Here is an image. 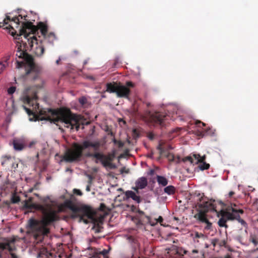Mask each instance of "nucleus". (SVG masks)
Masks as SVG:
<instances>
[{"label": "nucleus", "mask_w": 258, "mask_h": 258, "mask_svg": "<svg viewBox=\"0 0 258 258\" xmlns=\"http://www.w3.org/2000/svg\"><path fill=\"white\" fill-rule=\"evenodd\" d=\"M37 99V93L34 90L31 91L28 89L22 97V101L24 103L33 107V110L23 105L29 116H32L33 118H30L31 121L38 120H46L56 123L57 122H63L64 126L75 128L78 131L80 128V116L73 114L70 109L61 108L56 111L52 109H40L39 104L36 102Z\"/></svg>", "instance_id": "nucleus-1"}, {"label": "nucleus", "mask_w": 258, "mask_h": 258, "mask_svg": "<svg viewBox=\"0 0 258 258\" xmlns=\"http://www.w3.org/2000/svg\"><path fill=\"white\" fill-rule=\"evenodd\" d=\"M25 38L27 42L22 40L21 42H17L16 55L23 60L16 61V68L19 69L27 64L28 68L26 70V75L31 76L32 79L35 80L38 78L41 69L35 64L33 57L28 53L27 51L32 50L36 56H41L45 48L53 46L56 37L54 34H50L48 37L41 40L37 39L36 36L34 35Z\"/></svg>", "instance_id": "nucleus-2"}, {"label": "nucleus", "mask_w": 258, "mask_h": 258, "mask_svg": "<svg viewBox=\"0 0 258 258\" xmlns=\"http://www.w3.org/2000/svg\"><path fill=\"white\" fill-rule=\"evenodd\" d=\"M32 200V198H29L26 200L24 207L30 210L35 209L40 211L42 214V217L40 220H36L34 218L30 219L28 221L27 229L29 232L33 235L35 240L39 242H42L44 236L47 235L50 233V229L48 226L57 220L58 217L56 212L51 208L33 204Z\"/></svg>", "instance_id": "nucleus-3"}, {"label": "nucleus", "mask_w": 258, "mask_h": 258, "mask_svg": "<svg viewBox=\"0 0 258 258\" xmlns=\"http://www.w3.org/2000/svg\"><path fill=\"white\" fill-rule=\"evenodd\" d=\"M100 147L99 141H92L90 140H84L80 144L74 143L72 148L66 151L64 160L68 162H73L80 160L84 155L86 157L95 158L96 163L99 161L102 164L105 155L98 152Z\"/></svg>", "instance_id": "nucleus-4"}, {"label": "nucleus", "mask_w": 258, "mask_h": 258, "mask_svg": "<svg viewBox=\"0 0 258 258\" xmlns=\"http://www.w3.org/2000/svg\"><path fill=\"white\" fill-rule=\"evenodd\" d=\"M27 17V15L23 17L21 15H19L18 17L11 19L10 16H6L3 22H0V28H4V29L9 30V33H10L16 39L20 40V37L22 36V35L20 34V30L23 27V24L26 22L22 23V25L20 26V21L19 17H20L21 19H24L26 20ZM23 36H24V35H23Z\"/></svg>", "instance_id": "nucleus-5"}, {"label": "nucleus", "mask_w": 258, "mask_h": 258, "mask_svg": "<svg viewBox=\"0 0 258 258\" xmlns=\"http://www.w3.org/2000/svg\"><path fill=\"white\" fill-rule=\"evenodd\" d=\"M38 30H40L43 38L48 37L50 34H54L50 32L47 34L48 26L42 22H39L37 26L34 25L31 22H27L23 24V26L20 29V31L21 35H24V38H28L30 36H36V35L38 34Z\"/></svg>", "instance_id": "nucleus-6"}, {"label": "nucleus", "mask_w": 258, "mask_h": 258, "mask_svg": "<svg viewBox=\"0 0 258 258\" xmlns=\"http://www.w3.org/2000/svg\"><path fill=\"white\" fill-rule=\"evenodd\" d=\"M236 205L235 204L228 207L225 211H221V217L218 221V225L221 227H225L227 228L228 226L226 225L227 220H233L235 218L239 217V213L241 214L243 213V211L241 209H237L235 208Z\"/></svg>", "instance_id": "nucleus-7"}, {"label": "nucleus", "mask_w": 258, "mask_h": 258, "mask_svg": "<svg viewBox=\"0 0 258 258\" xmlns=\"http://www.w3.org/2000/svg\"><path fill=\"white\" fill-rule=\"evenodd\" d=\"M198 206L199 207L198 213L195 215V218L202 223L207 222L206 213L209 211L217 212L214 201L213 202L208 201L204 202L203 204H198Z\"/></svg>", "instance_id": "nucleus-8"}, {"label": "nucleus", "mask_w": 258, "mask_h": 258, "mask_svg": "<svg viewBox=\"0 0 258 258\" xmlns=\"http://www.w3.org/2000/svg\"><path fill=\"white\" fill-rule=\"evenodd\" d=\"M95 212L88 206L80 207L76 218H79L80 221L88 224L90 221L94 220Z\"/></svg>", "instance_id": "nucleus-9"}, {"label": "nucleus", "mask_w": 258, "mask_h": 258, "mask_svg": "<svg viewBox=\"0 0 258 258\" xmlns=\"http://www.w3.org/2000/svg\"><path fill=\"white\" fill-rule=\"evenodd\" d=\"M168 117L167 114L163 112L149 113V120L155 125H160L162 126L165 125V121L168 120Z\"/></svg>", "instance_id": "nucleus-10"}, {"label": "nucleus", "mask_w": 258, "mask_h": 258, "mask_svg": "<svg viewBox=\"0 0 258 258\" xmlns=\"http://www.w3.org/2000/svg\"><path fill=\"white\" fill-rule=\"evenodd\" d=\"M172 149L170 145H164L162 143H160L157 147V149L159 151L160 155L165 156L169 161L175 162L178 163L180 162L179 157H175L173 154L168 152V150Z\"/></svg>", "instance_id": "nucleus-11"}, {"label": "nucleus", "mask_w": 258, "mask_h": 258, "mask_svg": "<svg viewBox=\"0 0 258 258\" xmlns=\"http://www.w3.org/2000/svg\"><path fill=\"white\" fill-rule=\"evenodd\" d=\"M135 84L130 81L126 82L125 85H122L119 83L117 92L116 95L119 98H128L131 93L130 88H134Z\"/></svg>", "instance_id": "nucleus-12"}, {"label": "nucleus", "mask_w": 258, "mask_h": 258, "mask_svg": "<svg viewBox=\"0 0 258 258\" xmlns=\"http://www.w3.org/2000/svg\"><path fill=\"white\" fill-rule=\"evenodd\" d=\"M15 242L14 238L8 239L5 242H0V258L2 257L1 252L5 249H8L10 252L11 258H18L14 253L12 252L16 250Z\"/></svg>", "instance_id": "nucleus-13"}, {"label": "nucleus", "mask_w": 258, "mask_h": 258, "mask_svg": "<svg viewBox=\"0 0 258 258\" xmlns=\"http://www.w3.org/2000/svg\"><path fill=\"white\" fill-rule=\"evenodd\" d=\"M115 158V153H109L107 155H105V157L102 160V165L104 167H108L110 168H115V165L111 163Z\"/></svg>", "instance_id": "nucleus-14"}, {"label": "nucleus", "mask_w": 258, "mask_h": 258, "mask_svg": "<svg viewBox=\"0 0 258 258\" xmlns=\"http://www.w3.org/2000/svg\"><path fill=\"white\" fill-rule=\"evenodd\" d=\"M64 206L66 208L69 209L72 211L73 213L72 215V217L75 218L80 207L75 205L72 201L70 200L66 201L64 203Z\"/></svg>", "instance_id": "nucleus-15"}, {"label": "nucleus", "mask_w": 258, "mask_h": 258, "mask_svg": "<svg viewBox=\"0 0 258 258\" xmlns=\"http://www.w3.org/2000/svg\"><path fill=\"white\" fill-rule=\"evenodd\" d=\"M136 187H134V189L138 192L139 189L144 188L148 184L147 178L145 177H142L138 179L136 181Z\"/></svg>", "instance_id": "nucleus-16"}, {"label": "nucleus", "mask_w": 258, "mask_h": 258, "mask_svg": "<svg viewBox=\"0 0 258 258\" xmlns=\"http://www.w3.org/2000/svg\"><path fill=\"white\" fill-rule=\"evenodd\" d=\"M125 199L126 200L132 199L137 203L139 204L141 202V197L137 196L136 193L132 190H127L124 192Z\"/></svg>", "instance_id": "nucleus-17"}, {"label": "nucleus", "mask_w": 258, "mask_h": 258, "mask_svg": "<svg viewBox=\"0 0 258 258\" xmlns=\"http://www.w3.org/2000/svg\"><path fill=\"white\" fill-rule=\"evenodd\" d=\"M119 83L116 82L108 83L106 84V91L110 93L117 94Z\"/></svg>", "instance_id": "nucleus-18"}, {"label": "nucleus", "mask_w": 258, "mask_h": 258, "mask_svg": "<svg viewBox=\"0 0 258 258\" xmlns=\"http://www.w3.org/2000/svg\"><path fill=\"white\" fill-rule=\"evenodd\" d=\"M91 221L94 224L92 229L95 230V232H100L101 231V229L103 228L101 226V224H102V219L101 218L97 219L94 217V220H91Z\"/></svg>", "instance_id": "nucleus-19"}, {"label": "nucleus", "mask_w": 258, "mask_h": 258, "mask_svg": "<svg viewBox=\"0 0 258 258\" xmlns=\"http://www.w3.org/2000/svg\"><path fill=\"white\" fill-rule=\"evenodd\" d=\"M9 59L10 57L7 56L4 58L3 60L0 61V74L2 73L6 68L9 66L8 60Z\"/></svg>", "instance_id": "nucleus-20"}, {"label": "nucleus", "mask_w": 258, "mask_h": 258, "mask_svg": "<svg viewBox=\"0 0 258 258\" xmlns=\"http://www.w3.org/2000/svg\"><path fill=\"white\" fill-rule=\"evenodd\" d=\"M13 146L14 149L18 151H22L25 147V146L22 142L16 140H14L13 141Z\"/></svg>", "instance_id": "nucleus-21"}, {"label": "nucleus", "mask_w": 258, "mask_h": 258, "mask_svg": "<svg viewBox=\"0 0 258 258\" xmlns=\"http://www.w3.org/2000/svg\"><path fill=\"white\" fill-rule=\"evenodd\" d=\"M157 181L159 185H161L163 186H165L168 184V180L164 176L157 175Z\"/></svg>", "instance_id": "nucleus-22"}, {"label": "nucleus", "mask_w": 258, "mask_h": 258, "mask_svg": "<svg viewBox=\"0 0 258 258\" xmlns=\"http://www.w3.org/2000/svg\"><path fill=\"white\" fill-rule=\"evenodd\" d=\"M175 187L173 185H169L164 188L165 193L168 195H173L175 193Z\"/></svg>", "instance_id": "nucleus-23"}, {"label": "nucleus", "mask_w": 258, "mask_h": 258, "mask_svg": "<svg viewBox=\"0 0 258 258\" xmlns=\"http://www.w3.org/2000/svg\"><path fill=\"white\" fill-rule=\"evenodd\" d=\"M194 156L195 158V160H196V161L195 162L196 164H198V163H199V162H205V159H206L205 156H203L201 157L199 154H198V155L195 154V155H194Z\"/></svg>", "instance_id": "nucleus-24"}, {"label": "nucleus", "mask_w": 258, "mask_h": 258, "mask_svg": "<svg viewBox=\"0 0 258 258\" xmlns=\"http://www.w3.org/2000/svg\"><path fill=\"white\" fill-rule=\"evenodd\" d=\"M199 163L200 164L198 167L201 170L208 169L210 167V164L207 163L206 162H199Z\"/></svg>", "instance_id": "nucleus-25"}, {"label": "nucleus", "mask_w": 258, "mask_h": 258, "mask_svg": "<svg viewBox=\"0 0 258 258\" xmlns=\"http://www.w3.org/2000/svg\"><path fill=\"white\" fill-rule=\"evenodd\" d=\"M199 253V250L198 249H193L191 251H189V256L191 258H197V254Z\"/></svg>", "instance_id": "nucleus-26"}, {"label": "nucleus", "mask_w": 258, "mask_h": 258, "mask_svg": "<svg viewBox=\"0 0 258 258\" xmlns=\"http://www.w3.org/2000/svg\"><path fill=\"white\" fill-rule=\"evenodd\" d=\"M79 102L82 106H84L87 103V98L84 96H82L79 99Z\"/></svg>", "instance_id": "nucleus-27"}, {"label": "nucleus", "mask_w": 258, "mask_h": 258, "mask_svg": "<svg viewBox=\"0 0 258 258\" xmlns=\"http://www.w3.org/2000/svg\"><path fill=\"white\" fill-rule=\"evenodd\" d=\"M195 160H196L195 159H193L190 156H187L182 159V161L183 162L188 161L191 164H194V163H195Z\"/></svg>", "instance_id": "nucleus-28"}, {"label": "nucleus", "mask_w": 258, "mask_h": 258, "mask_svg": "<svg viewBox=\"0 0 258 258\" xmlns=\"http://www.w3.org/2000/svg\"><path fill=\"white\" fill-rule=\"evenodd\" d=\"M249 240L254 244L255 246L258 244V240L255 236L251 235L250 237Z\"/></svg>", "instance_id": "nucleus-29"}, {"label": "nucleus", "mask_w": 258, "mask_h": 258, "mask_svg": "<svg viewBox=\"0 0 258 258\" xmlns=\"http://www.w3.org/2000/svg\"><path fill=\"white\" fill-rule=\"evenodd\" d=\"M155 222H153V223L150 222V224L151 225L154 226L157 223H160L161 224H162L161 223L163 221V219L161 216H160L157 219H155Z\"/></svg>", "instance_id": "nucleus-30"}, {"label": "nucleus", "mask_w": 258, "mask_h": 258, "mask_svg": "<svg viewBox=\"0 0 258 258\" xmlns=\"http://www.w3.org/2000/svg\"><path fill=\"white\" fill-rule=\"evenodd\" d=\"M240 214V213H239V217L237 218H235L234 220H238L239 221V222L241 224V225H242L244 227H246L247 226V224H246V223L245 222V221L244 220H243V219H240V215H239Z\"/></svg>", "instance_id": "nucleus-31"}, {"label": "nucleus", "mask_w": 258, "mask_h": 258, "mask_svg": "<svg viewBox=\"0 0 258 258\" xmlns=\"http://www.w3.org/2000/svg\"><path fill=\"white\" fill-rule=\"evenodd\" d=\"M3 161L2 162V164L4 165L5 164L7 163L8 160H9L11 159V156H5L3 157Z\"/></svg>", "instance_id": "nucleus-32"}, {"label": "nucleus", "mask_w": 258, "mask_h": 258, "mask_svg": "<svg viewBox=\"0 0 258 258\" xmlns=\"http://www.w3.org/2000/svg\"><path fill=\"white\" fill-rule=\"evenodd\" d=\"M16 91V87L12 86L10 87L8 90V93L10 95L13 94Z\"/></svg>", "instance_id": "nucleus-33"}, {"label": "nucleus", "mask_w": 258, "mask_h": 258, "mask_svg": "<svg viewBox=\"0 0 258 258\" xmlns=\"http://www.w3.org/2000/svg\"><path fill=\"white\" fill-rule=\"evenodd\" d=\"M205 223L206 224V226L205 227V229L210 230L211 229L212 223L208 220Z\"/></svg>", "instance_id": "nucleus-34"}, {"label": "nucleus", "mask_w": 258, "mask_h": 258, "mask_svg": "<svg viewBox=\"0 0 258 258\" xmlns=\"http://www.w3.org/2000/svg\"><path fill=\"white\" fill-rule=\"evenodd\" d=\"M20 199L19 197L13 196L12 198V202L13 203H17L20 201Z\"/></svg>", "instance_id": "nucleus-35"}, {"label": "nucleus", "mask_w": 258, "mask_h": 258, "mask_svg": "<svg viewBox=\"0 0 258 258\" xmlns=\"http://www.w3.org/2000/svg\"><path fill=\"white\" fill-rule=\"evenodd\" d=\"M219 240L218 239H214L212 240V243L214 246H215L217 245H219Z\"/></svg>", "instance_id": "nucleus-36"}, {"label": "nucleus", "mask_w": 258, "mask_h": 258, "mask_svg": "<svg viewBox=\"0 0 258 258\" xmlns=\"http://www.w3.org/2000/svg\"><path fill=\"white\" fill-rule=\"evenodd\" d=\"M74 192L75 194H76L77 195H79V196H82V191L80 189H74Z\"/></svg>", "instance_id": "nucleus-37"}, {"label": "nucleus", "mask_w": 258, "mask_h": 258, "mask_svg": "<svg viewBox=\"0 0 258 258\" xmlns=\"http://www.w3.org/2000/svg\"><path fill=\"white\" fill-rule=\"evenodd\" d=\"M196 124L199 127H201V124H202V126H203L206 125V124L205 123H204L201 121H199V120L197 121L196 122Z\"/></svg>", "instance_id": "nucleus-38"}, {"label": "nucleus", "mask_w": 258, "mask_h": 258, "mask_svg": "<svg viewBox=\"0 0 258 258\" xmlns=\"http://www.w3.org/2000/svg\"><path fill=\"white\" fill-rule=\"evenodd\" d=\"M109 252V250H107V249H103L101 252L100 253L102 254L103 256H106L108 253Z\"/></svg>", "instance_id": "nucleus-39"}, {"label": "nucleus", "mask_w": 258, "mask_h": 258, "mask_svg": "<svg viewBox=\"0 0 258 258\" xmlns=\"http://www.w3.org/2000/svg\"><path fill=\"white\" fill-rule=\"evenodd\" d=\"M88 176L89 177V180H88L89 184L88 185H91V184L92 183V180H93V177H92V176L91 175H88Z\"/></svg>", "instance_id": "nucleus-40"}, {"label": "nucleus", "mask_w": 258, "mask_h": 258, "mask_svg": "<svg viewBox=\"0 0 258 258\" xmlns=\"http://www.w3.org/2000/svg\"><path fill=\"white\" fill-rule=\"evenodd\" d=\"M119 148H122L124 146V143L121 141H119L117 143Z\"/></svg>", "instance_id": "nucleus-41"}, {"label": "nucleus", "mask_w": 258, "mask_h": 258, "mask_svg": "<svg viewBox=\"0 0 258 258\" xmlns=\"http://www.w3.org/2000/svg\"><path fill=\"white\" fill-rule=\"evenodd\" d=\"M226 244V242L225 240H221V241H219V245L220 246H224Z\"/></svg>", "instance_id": "nucleus-42"}, {"label": "nucleus", "mask_w": 258, "mask_h": 258, "mask_svg": "<svg viewBox=\"0 0 258 258\" xmlns=\"http://www.w3.org/2000/svg\"><path fill=\"white\" fill-rule=\"evenodd\" d=\"M105 208H106L105 205L104 204L101 203L100 206V209L102 211H104Z\"/></svg>", "instance_id": "nucleus-43"}, {"label": "nucleus", "mask_w": 258, "mask_h": 258, "mask_svg": "<svg viewBox=\"0 0 258 258\" xmlns=\"http://www.w3.org/2000/svg\"><path fill=\"white\" fill-rule=\"evenodd\" d=\"M119 58H116L114 60V64L113 65V67H115L116 66V65L119 62Z\"/></svg>", "instance_id": "nucleus-44"}, {"label": "nucleus", "mask_w": 258, "mask_h": 258, "mask_svg": "<svg viewBox=\"0 0 258 258\" xmlns=\"http://www.w3.org/2000/svg\"><path fill=\"white\" fill-rule=\"evenodd\" d=\"M148 137L149 138V139H150V140H153L154 139V134H152V133H150L148 136Z\"/></svg>", "instance_id": "nucleus-45"}, {"label": "nucleus", "mask_w": 258, "mask_h": 258, "mask_svg": "<svg viewBox=\"0 0 258 258\" xmlns=\"http://www.w3.org/2000/svg\"><path fill=\"white\" fill-rule=\"evenodd\" d=\"M235 194V192L233 191H231L228 194V197L229 198H231Z\"/></svg>", "instance_id": "nucleus-46"}, {"label": "nucleus", "mask_w": 258, "mask_h": 258, "mask_svg": "<svg viewBox=\"0 0 258 258\" xmlns=\"http://www.w3.org/2000/svg\"><path fill=\"white\" fill-rule=\"evenodd\" d=\"M120 172H121V173H124V172H125V173H128V170H125V167H123V168H122L121 169Z\"/></svg>", "instance_id": "nucleus-47"}, {"label": "nucleus", "mask_w": 258, "mask_h": 258, "mask_svg": "<svg viewBox=\"0 0 258 258\" xmlns=\"http://www.w3.org/2000/svg\"><path fill=\"white\" fill-rule=\"evenodd\" d=\"M154 173H155L154 170L151 169L149 171V174L150 175H153L154 174Z\"/></svg>", "instance_id": "nucleus-48"}, {"label": "nucleus", "mask_w": 258, "mask_h": 258, "mask_svg": "<svg viewBox=\"0 0 258 258\" xmlns=\"http://www.w3.org/2000/svg\"><path fill=\"white\" fill-rule=\"evenodd\" d=\"M237 239L240 242H242V237L241 236H238L237 237Z\"/></svg>", "instance_id": "nucleus-49"}, {"label": "nucleus", "mask_w": 258, "mask_h": 258, "mask_svg": "<svg viewBox=\"0 0 258 258\" xmlns=\"http://www.w3.org/2000/svg\"><path fill=\"white\" fill-rule=\"evenodd\" d=\"M86 189L87 191H90V185H88L86 187Z\"/></svg>", "instance_id": "nucleus-50"}, {"label": "nucleus", "mask_w": 258, "mask_h": 258, "mask_svg": "<svg viewBox=\"0 0 258 258\" xmlns=\"http://www.w3.org/2000/svg\"><path fill=\"white\" fill-rule=\"evenodd\" d=\"M189 251H188V250H184V251H183V253L184 254H187L189 256Z\"/></svg>", "instance_id": "nucleus-51"}, {"label": "nucleus", "mask_w": 258, "mask_h": 258, "mask_svg": "<svg viewBox=\"0 0 258 258\" xmlns=\"http://www.w3.org/2000/svg\"><path fill=\"white\" fill-rule=\"evenodd\" d=\"M112 141H113V143H114V144H117V143H118V142L119 141H117V140H116L115 138H114V139H113Z\"/></svg>", "instance_id": "nucleus-52"}, {"label": "nucleus", "mask_w": 258, "mask_h": 258, "mask_svg": "<svg viewBox=\"0 0 258 258\" xmlns=\"http://www.w3.org/2000/svg\"><path fill=\"white\" fill-rule=\"evenodd\" d=\"M196 237H198V238H199V237H201V235H200V234L199 233L197 232L196 233Z\"/></svg>", "instance_id": "nucleus-53"}, {"label": "nucleus", "mask_w": 258, "mask_h": 258, "mask_svg": "<svg viewBox=\"0 0 258 258\" xmlns=\"http://www.w3.org/2000/svg\"><path fill=\"white\" fill-rule=\"evenodd\" d=\"M88 63L87 60H86L84 61V64L85 65Z\"/></svg>", "instance_id": "nucleus-54"}, {"label": "nucleus", "mask_w": 258, "mask_h": 258, "mask_svg": "<svg viewBox=\"0 0 258 258\" xmlns=\"http://www.w3.org/2000/svg\"><path fill=\"white\" fill-rule=\"evenodd\" d=\"M34 144V142H31V143H30V144H29V146H30V147H31V146H32Z\"/></svg>", "instance_id": "nucleus-55"}, {"label": "nucleus", "mask_w": 258, "mask_h": 258, "mask_svg": "<svg viewBox=\"0 0 258 258\" xmlns=\"http://www.w3.org/2000/svg\"><path fill=\"white\" fill-rule=\"evenodd\" d=\"M146 105H147V107H149V106H150L151 104L150 103H147Z\"/></svg>", "instance_id": "nucleus-56"}, {"label": "nucleus", "mask_w": 258, "mask_h": 258, "mask_svg": "<svg viewBox=\"0 0 258 258\" xmlns=\"http://www.w3.org/2000/svg\"><path fill=\"white\" fill-rule=\"evenodd\" d=\"M224 258H231V257L229 255H227Z\"/></svg>", "instance_id": "nucleus-57"}, {"label": "nucleus", "mask_w": 258, "mask_h": 258, "mask_svg": "<svg viewBox=\"0 0 258 258\" xmlns=\"http://www.w3.org/2000/svg\"><path fill=\"white\" fill-rule=\"evenodd\" d=\"M109 135H110L111 136H113V133H112V132H110L109 133Z\"/></svg>", "instance_id": "nucleus-58"}, {"label": "nucleus", "mask_w": 258, "mask_h": 258, "mask_svg": "<svg viewBox=\"0 0 258 258\" xmlns=\"http://www.w3.org/2000/svg\"><path fill=\"white\" fill-rule=\"evenodd\" d=\"M59 59L57 60L56 61V63L57 64H59Z\"/></svg>", "instance_id": "nucleus-59"}, {"label": "nucleus", "mask_w": 258, "mask_h": 258, "mask_svg": "<svg viewBox=\"0 0 258 258\" xmlns=\"http://www.w3.org/2000/svg\"><path fill=\"white\" fill-rule=\"evenodd\" d=\"M152 155H153L152 154L151 155H150V156L149 157L151 158L152 157Z\"/></svg>", "instance_id": "nucleus-60"}]
</instances>
